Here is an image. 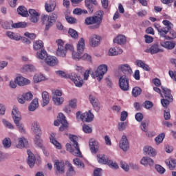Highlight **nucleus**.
Wrapping results in <instances>:
<instances>
[{
	"instance_id": "nucleus-1",
	"label": "nucleus",
	"mask_w": 176,
	"mask_h": 176,
	"mask_svg": "<svg viewBox=\"0 0 176 176\" xmlns=\"http://www.w3.org/2000/svg\"><path fill=\"white\" fill-rule=\"evenodd\" d=\"M162 24L165 27L162 28L158 23H154L153 27L157 30L158 34L161 38H164L167 41H171L175 39L176 38V32L172 28L174 27V25L168 20H164Z\"/></svg>"
},
{
	"instance_id": "nucleus-2",
	"label": "nucleus",
	"mask_w": 176,
	"mask_h": 176,
	"mask_svg": "<svg viewBox=\"0 0 176 176\" xmlns=\"http://www.w3.org/2000/svg\"><path fill=\"white\" fill-rule=\"evenodd\" d=\"M104 19V11L99 10L96 12L95 16H87L85 20V24L86 25H90V30H98L102 24V20Z\"/></svg>"
},
{
	"instance_id": "nucleus-3",
	"label": "nucleus",
	"mask_w": 176,
	"mask_h": 176,
	"mask_svg": "<svg viewBox=\"0 0 176 176\" xmlns=\"http://www.w3.org/2000/svg\"><path fill=\"white\" fill-rule=\"evenodd\" d=\"M69 140L72 142L73 146L75 148V150L72 149V146L71 144H66V149L69 151L72 155L76 156L77 157H83L82 155V152L80 151V148H79V144H78V138L76 135H70Z\"/></svg>"
},
{
	"instance_id": "nucleus-4",
	"label": "nucleus",
	"mask_w": 176,
	"mask_h": 176,
	"mask_svg": "<svg viewBox=\"0 0 176 176\" xmlns=\"http://www.w3.org/2000/svg\"><path fill=\"white\" fill-rule=\"evenodd\" d=\"M58 48L56 52V56L57 57L64 58L67 56V50L72 52L74 50V46L71 44H66L64 46V41L62 39H58L56 41Z\"/></svg>"
},
{
	"instance_id": "nucleus-5",
	"label": "nucleus",
	"mask_w": 176,
	"mask_h": 176,
	"mask_svg": "<svg viewBox=\"0 0 176 176\" xmlns=\"http://www.w3.org/2000/svg\"><path fill=\"white\" fill-rule=\"evenodd\" d=\"M57 14L56 13H52L49 15L47 14H42L41 15V21L43 23V24L45 23V31H49L52 27L56 24V21H57Z\"/></svg>"
},
{
	"instance_id": "nucleus-6",
	"label": "nucleus",
	"mask_w": 176,
	"mask_h": 176,
	"mask_svg": "<svg viewBox=\"0 0 176 176\" xmlns=\"http://www.w3.org/2000/svg\"><path fill=\"white\" fill-rule=\"evenodd\" d=\"M32 131L36 135L34 138V144L38 146V148H42V139H41V135H42V130L41 129V126L36 121H34L32 123Z\"/></svg>"
},
{
	"instance_id": "nucleus-7",
	"label": "nucleus",
	"mask_w": 176,
	"mask_h": 176,
	"mask_svg": "<svg viewBox=\"0 0 176 176\" xmlns=\"http://www.w3.org/2000/svg\"><path fill=\"white\" fill-rule=\"evenodd\" d=\"M12 119L14 120V123L16 124V127H18L20 133L23 134H25V129H24V124H20V120H21V115H20V112L17 110V107H14L12 111Z\"/></svg>"
},
{
	"instance_id": "nucleus-8",
	"label": "nucleus",
	"mask_w": 176,
	"mask_h": 176,
	"mask_svg": "<svg viewBox=\"0 0 176 176\" xmlns=\"http://www.w3.org/2000/svg\"><path fill=\"white\" fill-rule=\"evenodd\" d=\"M108 72V65L105 64L100 65L98 67L97 69L91 74L94 79H97L98 82H101L104 74Z\"/></svg>"
},
{
	"instance_id": "nucleus-9",
	"label": "nucleus",
	"mask_w": 176,
	"mask_h": 176,
	"mask_svg": "<svg viewBox=\"0 0 176 176\" xmlns=\"http://www.w3.org/2000/svg\"><path fill=\"white\" fill-rule=\"evenodd\" d=\"M97 160L98 163H100V164H108V166L111 168H119L118 164L109 160L108 156L104 154L97 155Z\"/></svg>"
},
{
	"instance_id": "nucleus-10",
	"label": "nucleus",
	"mask_w": 176,
	"mask_h": 176,
	"mask_svg": "<svg viewBox=\"0 0 176 176\" xmlns=\"http://www.w3.org/2000/svg\"><path fill=\"white\" fill-rule=\"evenodd\" d=\"M72 52V58L79 60L82 58V54L85 52V39L81 38L77 44V52Z\"/></svg>"
},
{
	"instance_id": "nucleus-11",
	"label": "nucleus",
	"mask_w": 176,
	"mask_h": 176,
	"mask_svg": "<svg viewBox=\"0 0 176 176\" xmlns=\"http://www.w3.org/2000/svg\"><path fill=\"white\" fill-rule=\"evenodd\" d=\"M69 79L74 83L76 87H82L83 86V76L72 72L69 74Z\"/></svg>"
},
{
	"instance_id": "nucleus-12",
	"label": "nucleus",
	"mask_w": 176,
	"mask_h": 176,
	"mask_svg": "<svg viewBox=\"0 0 176 176\" xmlns=\"http://www.w3.org/2000/svg\"><path fill=\"white\" fill-rule=\"evenodd\" d=\"M130 76H120L119 80H118V85L121 90L122 91H128L129 89L130 88V85L129 83V81Z\"/></svg>"
},
{
	"instance_id": "nucleus-13",
	"label": "nucleus",
	"mask_w": 176,
	"mask_h": 176,
	"mask_svg": "<svg viewBox=\"0 0 176 176\" xmlns=\"http://www.w3.org/2000/svg\"><path fill=\"white\" fill-rule=\"evenodd\" d=\"M53 101L56 105H61L63 102H64V99L61 98L63 96V92L58 89L53 91Z\"/></svg>"
},
{
	"instance_id": "nucleus-14",
	"label": "nucleus",
	"mask_w": 176,
	"mask_h": 176,
	"mask_svg": "<svg viewBox=\"0 0 176 176\" xmlns=\"http://www.w3.org/2000/svg\"><path fill=\"white\" fill-rule=\"evenodd\" d=\"M118 69L124 73V75H122V76H131L133 74V69L129 64L120 65Z\"/></svg>"
},
{
	"instance_id": "nucleus-15",
	"label": "nucleus",
	"mask_w": 176,
	"mask_h": 176,
	"mask_svg": "<svg viewBox=\"0 0 176 176\" xmlns=\"http://www.w3.org/2000/svg\"><path fill=\"white\" fill-rule=\"evenodd\" d=\"M54 168L56 171V174H64L65 171V164L64 162L56 160L54 162Z\"/></svg>"
},
{
	"instance_id": "nucleus-16",
	"label": "nucleus",
	"mask_w": 176,
	"mask_h": 176,
	"mask_svg": "<svg viewBox=\"0 0 176 176\" xmlns=\"http://www.w3.org/2000/svg\"><path fill=\"white\" fill-rule=\"evenodd\" d=\"M80 119L82 122H87V123H90L94 120V114L91 113V110H89L87 112L83 113L80 116Z\"/></svg>"
},
{
	"instance_id": "nucleus-17",
	"label": "nucleus",
	"mask_w": 176,
	"mask_h": 176,
	"mask_svg": "<svg viewBox=\"0 0 176 176\" xmlns=\"http://www.w3.org/2000/svg\"><path fill=\"white\" fill-rule=\"evenodd\" d=\"M145 52L146 53H151V54H157V53H163L164 50L159 47V44L155 43L146 49Z\"/></svg>"
},
{
	"instance_id": "nucleus-18",
	"label": "nucleus",
	"mask_w": 176,
	"mask_h": 176,
	"mask_svg": "<svg viewBox=\"0 0 176 176\" xmlns=\"http://www.w3.org/2000/svg\"><path fill=\"white\" fill-rule=\"evenodd\" d=\"M75 69L80 74V75L84 76V80H87L89 79V76H90V71L86 70L85 72V69L82 66L76 65Z\"/></svg>"
},
{
	"instance_id": "nucleus-19",
	"label": "nucleus",
	"mask_w": 176,
	"mask_h": 176,
	"mask_svg": "<svg viewBox=\"0 0 176 176\" xmlns=\"http://www.w3.org/2000/svg\"><path fill=\"white\" fill-rule=\"evenodd\" d=\"M100 41H101V36L93 34L89 38V45L92 46V47H96L100 45Z\"/></svg>"
},
{
	"instance_id": "nucleus-20",
	"label": "nucleus",
	"mask_w": 176,
	"mask_h": 176,
	"mask_svg": "<svg viewBox=\"0 0 176 176\" xmlns=\"http://www.w3.org/2000/svg\"><path fill=\"white\" fill-rule=\"evenodd\" d=\"M119 146L124 152H126V151L129 149V140H127V136L122 135L121 140L119 143Z\"/></svg>"
},
{
	"instance_id": "nucleus-21",
	"label": "nucleus",
	"mask_w": 176,
	"mask_h": 176,
	"mask_svg": "<svg viewBox=\"0 0 176 176\" xmlns=\"http://www.w3.org/2000/svg\"><path fill=\"white\" fill-rule=\"evenodd\" d=\"M89 101L94 107V110L96 112H98L100 111V102L98 101V99L96 98V96L93 95L89 96Z\"/></svg>"
},
{
	"instance_id": "nucleus-22",
	"label": "nucleus",
	"mask_w": 176,
	"mask_h": 176,
	"mask_svg": "<svg viewBox=\"0 0 176 176\" xmlns=\"http://www.w3.org/2000/svg\"><path fill=\"white\" fill-rule=\"evenodd\" d=\"M60 118H62L59 120H60V124H62L59 127V131H64L65 130H67L68 129V122H67V120L65 119V116L63 114V113H59Z\"/></svg>"
},
{
	"instance_id": "nucleus-23",
	"label": "nucleus",
	"mask_w": 176,
	"mask_h": 176,
	"mask_svg": "<svg viewBox=\"0 0 176 176\" xmlns=\"http://www.w3.org/2000/svg\"><path fill=\"white\" fill-rule=\"evenodd\" d=\"M89 145L91 153H97V152H98V142H97L96 140L90 139Z\"/></svg>"
},
{
	"instance_id": "nucleus-24",
	"label": "nucleus",
	"mask_w": 176,
	"mask_h": 176,
	"mask_svg": "<svg viewBox=\"0 0 176 176\" xmlns=\"http://www.w3.org/2000/svg\"><path fill=\"white\" fill-rule=\"evenodd\" d=\"M29 13L30 14V20L32 21V23H38V21L39 20V13L36 12V10L34 9H30Z\"/></svg>"
},
{
	"instance_id": "nucleus-25",
	"label": "nucleus",
	"mask_w": 176,
	"mask_h": 176,
	"mask_svg": "<svg viewBox=\"0 0 176 176\" xmlns=\"http://www.w3.org/2000/svg\"><path fill=\"white\" fill-rule=\"evenodd\" d=\"M45 63L47 65H50V67H55V65L58 64V59L56 56H48L45 58Z\"/></svg>"
},
{
	"instance_id": "nucleus-26",
	"label": "nucleus",
	"mask_w": 176,
	"mask_h": 176,
	"mask_svg": "<svg viewBox=\"0 0 176 176\" xmlns=\"http://www.w3.org/2000/svg\"><path fill=\"white\" fill-rule=\"evenodd\" d=\"M28 164L30 166V168H32V167L35 166V156H34V153H32L30 150H28Z\"/></svg>"
},
{
	"instance_id": "nucleus-27",
	"label": "nucleus",
	"mask_w": 176,
	"mask_h": 176,
	"mask_svg": "<svg viewBox=\"0 0 176 176\" xmlns=\"http://www.w3.org/2000/svg\"><path fill=\"white\" fill-rule=\"evenodd\" d=\"M15 82H16L19 86H26V85H30V80L22 76L16 77L15 78Z\"/></svg>"
},
{
	"instance_id": "nucleus-28",
	"label": "nucleus",
	"mask_w": 176,
	"mask_h": 176,
	"mask_svg": "<svg viewBox=\"0 0 176 176\" xmlns=\"http://www.w3.org/2000/svg\"><path fill=\"white\" fill-rule=\"evenodd\" d=\"M140 163L143 166H150V167H152V166L154 164L153 160L149 157H143L140 161Z\"/></svg>"
},
{
	"instance_id": "nucleus-29",
	"label": "nucleus",
	"mask_w": 176,
	"mask_h": 176,
	"mask_svg": "<svg viewBox=\"0 0 176 176\" xmlns=\"http://www.w3.org/2000/svg\"><path fill=\"white\" fill-rule=\"evenodd\" d=\"M162 93L164 94V98L169 99L170 101H173V95H171V90L168 88L162 87Z\"/></svg>"
},
{
	"instance_id": "nucleus-30",
	"label": "nucleus",
	"mask_w": 176,
	"mask_h": 176,
	"mask_svg": "<svg viewBox=\"0 0 176 176\" xmlns=\"http://www.w3.org/2000/svg\"><path fill=\"white\" fill-rule=\"evenodd\" d=\"M160 45L162 47H165V49H168L169 50L175 47V43L171 41H160Z\"/></svg>"
},
{
	"instance_id": "nucleus-31",
	"label": "nucleus",
	"mask_w": 176,
	"mask_h": 176,
	"mask_svg": "<svg viewBox=\"0 0 176 176\" xmlns=\"http://www.w3.org/2000/svg\"><path fill=\"white\" fill-rule=\"evenodd\" d=\"M123 53V50L119 47L110 48L109 50V56H118Z\"/></svg>"
},
{
	"instance_id": "nucleus-32",
	"label": "nucleus",
	"mask_w": 176,
	"mask_h": 176,
	"mask_svg": "<svg viewBox=\"0 0 176 176\" xmlns=\"http://www.w3.org/2000/svg\"><path fill=\"white\" fill-rule=\"evenodd\" d=\"M136 65H138V67H140V68H142V69H144V71H147L148 72L151 71V67H149V65H146L145 62L141 60H136Z\"/></svg>"
},
{
	"instance_id": "nucleus-33",
	"label": "nucleus",
	"mask_w": 176,
	"mask_h": 176,
	"mask_svg": "<svg viewBox=\"0 0 176 176\" xmlns=\"http://www.w3.org/2000/svg\"><path fill=\"white\" fill-rule=\"evenodd\" d=\"M38 107L39 102L38 100V98H34L29 105L28 109L29 111H30L31 112H34V111H35V109H36V108H38Z\"/></svg>"
},
{
	"instance_id": "nucleus-34",
	"label": "nucleus",
	"mask_w": 176,
	"mask_h": 176,
	"mask_svg": "<svg viewBox=\"0 0 176 176\" xmlns=\"http://www.w3.org/2000/svg\"><path fill=\"white\" fill-rule=\"evenodd\" d=\"M144 152L146 153V155H148V156H151L152 157H154V156H156V151L152 148V146H147L144 148Z\"/></svg>"
},
{
	"instance_id": "nucleus-35",
	"label": "nucleus",
	"mask_w": 176,
	"mask_h": 176,
	"mask_svg": "<svg viewBox=\"0 0 176 176\" xmlns=\"http://www.w3.org/2000/svg\"><path fill=\"white\" fill-rule=\"evenodd\" d=\"M43 107H46L50 102V98H49V93L46 91L42 93Z\"/></svg>"
},
{
	"instance_id": "nucleus-36",
	"label": "nucleus",
	"mask_w": 176,
	"mask_h": 176,
	"mask_svg": "<svg viewBox=\"0 0 176 176\" xmlns=\"http://www.w3.org/2000/svg\"><path fill=\"white\" fill-rule=\"evenodd\" d=\"M16 146L20 149L22 148H27L28 146V140L24 138H19V144L16 145Z\"/></svg>"
},
{
	"instance_id": "nucleus-37",
	"label": "nucleus",
	"mask_w": 176,
	"mask_h": 176,
	"mask_svg": "<svg viewBox=\"0 0 176 176\" xmlns=\"http://www.w3.org/2000/svg\"><path fill=\"white\" fill-rule=\"evenodd\" d=\"M18 14L22 16V17H28V10L25 7L21 6L17 9Z\"/></svg>"
},
{
	"instance_id": "nucleus-38",
	"label": "nucleus",
	"mask_w": 176,
	"mask_h": 176,
	"mask_svg": "<svg viewBox=\"0 0 176 176\" xmlns=\"http://www.w3.org/2000/svg\"><path fill=\"white\" fill-rule=\"evenodd\" d=\"M45 8L47 13L53 12L56 9V1H52V3H45Z\"/></svg>"
},
{
	"instance_id": "nucleus-39",
	"label": "nucleus",
	"mask_w": 176,
	"mask_h": 176,
	"mask_svg": "<svg viewBox=\"0 0 176 176\" xmlns=\"http://www.w3.org/2000/svg\"><path fill=\"white\" fill-rule=\"evenodd\" d=\"M114 43H118V45H124L126 42V36L122 34L118 35L114 40Z\"/></svg>"
},
{
	"instance_id": "nucleus-40",
	"label": "nucleus",
	"mask_w": 176,
	"mask_h": 176,
	"mask_svg": "<svg viewBox=\"0 0 176 176\" xmlns=\"http://www.w3.org/2000/svg\"><path fill=\"white\" fill-rule=\"evenodd\" d=\"M166 164L169 169L174 170L175 167H176V161L173 158H169L166 160Z\"/></svg>"
},
{
	"instance_id": "nucleus-41",
	"label": "nucleus",
	"mask_w": 176,
	"mask_h": 176,
	"mask_svg": "<svg viewBox=\"0 0 176 176\" xmlns=\"http://www.w3.org/2000/svg\"><path fill=\"white\" fill-rule=\"evenodd\" d=\"M50 139L52 144H53V145H54V146H56V149H61V148H62L61 144H60V142H58L56 140V138H54V133L51 134Z\"/></svg>"
},
{
	"instance_id": "nucleus-42",
	"label": "nucleus",
	"mask_w": 176,
	"mask_h": 176,
	"mask_svg": "<svg viewBox=\"0 0 176 176\" xmlns=\"http://www.w3.org/2000/svg\"><path fill=\"white\" fill-rule=\"evenodd\" d=\"M6 35L10 39H13L14 41H20L21 39V36L14 34L13 32L8 31L6 32Z\"/></svg>"
},
{
	"instance_id": "nucleus-43",
	"label": "nucleus",
	"mask_w": 176,
	"mask_h": 176,
	"mask_svg": "<svg viewBox=\"0 0 176 176\" xmlns=\"http://www.w3.org/2000/svg\"><path fill=\"white\" fill-rule=\"evenodd\" d=\"M38 58L40 60H46L49 56H47V52L45 50H41L40 52H37Z\"/></svg>"
},
{
	"instance_id": "nucleus-44",
	"label": "nucleus",
	"mask_w": 176,
	"mask_h": 176,
	"mask_svg": "<svg viewBox=\"0 0 176 176\" xmlns=\"http://www.w3.org/2000/svg\"><path fill=\"white\" fill-rule=\"evenodd\" d=\"M43 47V41L41 40L36 41L33 44L34 50H41Z\"/></svg>"
},
{
	"instance_id": "nucleus-45",
	"label": "nucleus",
	"mask_w": 176,
	"mask_h": 176,
	"mask_svg": "<svg viewBox=\"0 0 176 176\" xmlns=\"http://www.w3.org/2000/svg\"><path fill=\"white\" fill-rule=\"evenodd\" d=\"M141 93H142V89L138 87H135L132 89V96L133 97H138V96L141 95Z\"/></svg>"
},
{
	"instance_id": "nucleus-46",
	"label": "nucleus",
	"mask_w": 176,
	"mask_h": 176,
	"mask_svg": "<svg viewBox=\"0 0 176 176\" xmlns=\"http://www.w3.org/2000/svg\"><path fill=\"white\" fill-rule=\"evenodd\" d=\"M68 34L74 39H78V38H79V34H78V32L72 28L69 29Z\"/></svg>"
},
{
	"instance_id": "nucleus-47",
	"label": "nucleus",
	"mask_w": 176,
	"mask_h": 176,
	"mask_svg": "<svg viewBox=\"0 0 176 176\" xmlns=\"http://www.w3.org/2000/svg\"><path fill=\"white\" fill-rule=\"evenodd\" d=\"M12 28H25V27H27V23L19 22L16 23H12Z\"/></svg>"
},
{
	"instance_id": "nucleus-48",
	"label": "nucleus",
	"mask_w": 176,
	"mask_h": 176,
	"mask_svg": "<svg viewBox=\"0 0 176 176\" xmlns=\"http://www.w3.org/2000/svg\"><path fill=\"white\" fill-rule=\"evenodd\" d=\"M164 137H166V135L164 133H162L155 138V141L157 145H159V144H161V142H163V140H164Z\"/></svg>"
},
{
	"instance_id": "nucleus-49",
	"label": "nucleus",
	"mask_w": 176,
	"mask_h": 176,
	"mask_svg": "<svg viewBox=\"0 0 176 176\" xmlns=\"http://www.w3.org/2000/svg\"><path fill=\"white\" fill-rule=\"evenodd\" d=\"M3 145L4 148H10V146H12V141L10 140V138H6L3 140Z\"/></svg>"
},
{
	"instance_id": "nucleus-50",
	"label": "nucleus",
	"mask_w": 176,
	"mask_h": 176,
	"mask_svg": "<svg viewBox=\"0 0 176 176\" xmlns=\"http://www.w3.org/2000/svg\"><path fill=\"white\" fill-rule=\"evenodd\" d=\"M94 4L90 3V1H85V6H86V8H87L88 9V12L89 13H93L94 12Z\"/></svg>"
},
{
	"instance_id": "nucleus-51",
	"label": "nucleus",
	"mask_w": 176,
	"mask_h": 176,
	"mask_svg": "<svg viewBox=\"0 0 176 176\" xmlns=\"http://www.w3.org/2000/svg\"><path fill=\"white\" fill-rule=\"evenodd\" d=\"M23 100H25V101H31L32 100V97H34L31 92L23 94Z\"/></svg>"
},
{
	"instance_id": "nucleus-52",
	"label": "nucleus",
	"mask_w": 176,
	"mask_h": 176,
	"mask_svg": "<svg viewBox=\"0 0 176 176\" xmlns=\"http://www.w3.org/2000/svg\"><path fill=\"white\" fill-rule=\"evenodd\" d=\"M73 162L76 166H78V167H82V168H85V164L79 160V158H75L73 160Z\"/></svg>"
},
{
	"instance_id": "nucleus-53",
	"label": "nucleus",
	"mask_w": 176,
	"mask_h": 176,
	"mask_svg": "<svg viewBox=\"0 0 176 176\" xmlns=\"http://www.w3.org/2000/svg\"><path fill=\"white\" fill-rule=\"evenodd\" d=\"M34 82L38 83L39 82H42V80H45V78L43 76V74H38L37 76H34Z\"/></svg>"
},
{
	"instance_id": "nucleus-54",
	"label": "nucleus",
	"mask_w": 176,
	"mask_h": 176,
	"mask_svg": "<svg viewBox=\"0 0 176 176\" xmlns=\"http://www.w3.org/2000/svg\"><path fill=\"white\" fill-rule=\"evenodd\" d=\"M56 75H58V76H60L61 78H64L65 79H67V78H69V75H67L65 72L61 70L56 71Z\"/></svg>"
},
{
	"instance_id": "nucleus-55",
	"label": "nucleus",
	"mask_w": 176,
	"mask_h": 176,
	"mask_svg": "<svg viewBox=\"0 0 176 176\" xmlns=\"http://www.w3.org/2000/svg\"><path fill=\"white\" fill-rule=\"evenodd\" d=\"M82 130H83L84 133H86L87 134H90V133H91V131H93L91 128L90 126H89V125L86 124H83Z\"/></svg>"
},
{
	"instance_id": "nucleus-56",
	"label": "nucleus",
	"mask_w": 176,
	"mask_h": 176,
	"mask_svg": "<svg viewBox=\"0 0 176 176\" xmlns=\"http://www.w3.org/2000/svg\"><path fill=\"white\" fill-rule=\"evenodd\" d=\"M164 118L165 120H169V119H170L171 116L170 115V109L166 108L164 109Z\"/></svg>"
},
{
	"instance_id": "nucleus-57",
	"label": "nucleus",
	"mask_w": 176,
	"mask_h": 176,
	"mask_svg": "<svg viewBox=\"0 0 176 176\" xmlns=\"http://www.w3.org/2000/svg\"><path fill=\"white\" fill-rule=\"evenodd\" d=\"M170 101H173V100H170L167 98L161 100L162 105V107H165V109H166V108H168L167 107H168V105H170Z\"/></svg>"
},
{
	"instance_id": "nucleus-58",
	"label": "nucleus",
	"mask_w": 176,
	"mask_h": 176,
	"mask_svg": "<svg viewBox=\"0 0 176 176\" xmlns=\"http://www.w3.org/2000/svg\"><path fill=\"white\" fill-rule=\"evenodd\" d=\"M68 167H69V169H68L67 175L71 176V175H72V174H75V170L74 169V166H72V164L69 163Z\"/></svg>"
},
{
	"instance_id": "nucleus-59",
	"label": "nucleus",
	"mask_w": 176,
	"mask_h": 176,
	"mask_svg": "<svg viewBox=\"0 0 176 176\" xmlns=\"http://www.w3.org/2000/svg\"><path fill=\"white\" fill-rule=\"evenodd\" d=\"M126 127H127V123L126 122H120V123H118V130H119V131H123L124 130H126Z\"/></svg>"
},
{
	"instance_id": "nucleus-60",
	"label": "nucleus",
	"mask_w": 176,
	"mask_h": 176,
	"mask_svg": "<svg viewBox=\"0 0 176 176\" xmlns=\"http://www.w3.org/2000/svg\"><path fill=\"white\" fill-rule=\"evenodd\" d=\"M65 19L69 24H75L77 21L76 19L69 16H66Z\"/></svg>"
},
{
	"instance_id": "nucleus-61",
	"label": "nucleus",
	"mask_w": 176,
	"mask_h": 176,
	"mask_svg": "<svg viewBox=\"0 0 176 176\" xmlns=\"http://www.w3.org/2000/svg\"><path fill=\"white\" fill-rule=\"evenodd\" d=\"M3 123L6 127H8V129H10V130H13V129H14L13 124H12V123L9 122L5 119L3 120Z\"/></svg>"
},
{
	"instance_id": "nucleus-62",
	"label": "nucleus",
	"mask_w": 176,
	"mask_h": 176,
	"mask_svg": "<svg viewBox=\"0 0 176 176\" xmlns=\"http://www.w3.org/2000/svg\"><path fill=\"white\" fill-rule=\"evenodd\" d=\"M155 170H157V173L160 174H164V173H166V169L160 165H156Z\"/></svg>"
},
{
	"instance_id": "nucleus-63",
	"label": "nucleus",
	"mask_w": 176,
	"mask_h": 176,
	"mask_svg": "<svg viewBox=\"0 0 176 176\" xmlns=\"http://www.w3.org/2000/svg\"><path fill=\"white\" fill-rule=\"evenodd\" d=\"M144 108H146V109H151V108H152L153 107V102H152L149 100H146L144 102Z\"/></svg>"
},
{
	"instance_id": "nucleus-64",
	"label": "nucleus",
	"mask_w": 176,
	"mask_h": 176,
	"mask_svg": "<svg viewBox=\"0 0 176 176\" xmlns=\"http://www.w3.org/2000/svg\"><path fill=\"white\" fill-rule=\"evenodd\" d=\"M81 60H85V61H89V63H91V56L88 54H85L81 56Z\"/></svg>"
}]
</instances>
